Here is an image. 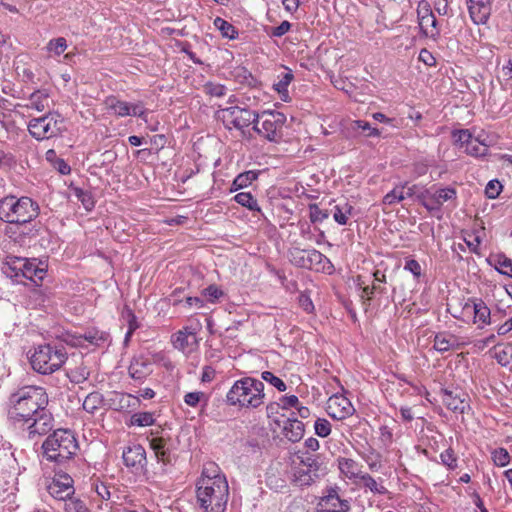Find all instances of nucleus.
<instances>
[{
    "mask_svg": "<svg viewBox=\"0 0 512 512\" xmlns=\"http://www.w3.org/2000/svg\"><path fill=\"white\" fill-rule=\"evenodd\" d=\"M49 398L40 386H23L8 399V417L25 426L29 437L44 435L53 427V416L48 409Z\"/></svg>",
    "mask_w": 512,
    "mask_h": 512,
    "instance_id": "nucleus-1",
    "label": "nucleus"
},
{
    "mask_svg": "<svg viewBox=\"0 0 512 512\" xmlns=\"http://www.w3.org/2000/svg\"><path fill=\"white\" fill-rule=\"evenodd\" d=\"M197 503L204 512H225L229 499V486L224 474L215 463L202 470L196 483Z\"/></svg>",
    "mask_w": 512,
    "mask_h": 512,
    "instance_id": "nucleus-2",
    "label": "nucleus"
},
{
    "mask_svg": "<svg viewBox=\"0 0 512 512\" xmlns=\"http://www.w3.org/2000/svg\"><path fill=\"white\" fill-rule=\"evenodd\" d=\"M39 213L38 203L30 197L7 195L0 199V220L18 228L32 223Z\"/></svg>",
    "mask_w": 512,
    "mask_h": 512,
    "instance_id": "nucleus-3",
    "label": "nucleus"
},
{
    "mask_svg": "<svg viewBox=\"0 0 512 512\" xmlns=\"http://www.w3.org/2000/svg\"><path fill=\"white\" fill-rule=\"evenodd\" d=\"M78 448L74 433L68 429L55 430L42 444L43 457L47 461L55 462L58 465L66 464V469H69Z\"/></svg>",
    "mask_w": 512,
    "mask_h": 512,
    "instance_id": "nucleus-4",
    "label": "nucleus"
},
{
    "mask_svg": "<svg viewBox=\"0 0 512 512\" xmlns=\"http://www.w3.org/2000/svg\"><path fill=\"white\" fill-rule=\"evenodd\" d=\"M264 399V383L253 377L236 380L226 394V403L241 409H257L264 404Z\"/></svg>",
    "mask_w": 512,
    "mask_h": 512,
    "instance_id": "nucleus-5",
    "label": "nucleus"
},
{
    "mask_svg": "<svg viewBox=\"0 0 512 512\" xmlns=\"http://www.w3.org/2000/svg\"><path fill=\"white\" fill-rule=\"evenodd\" d=\"M68 358L64 342H49L35 347L30 364L37 373L48 375L59 370Z\"/></svg>",
    "mask_w": 512,
    "mask_h": 512,
    "instance_id": "nucleus-6",
    "label": "nucleus"
},
{
    "mask_svg": "<svg viewBox=\"0 0 512 512\" xmlns=\"http://www.w3.org/2000/svg\"><path fill=\"white\" fill-rule=\"evenodd\" d=\"M27 129L31 137L37 141L59 137L64 132V119L56 111L32 118L28 121Z\"/></svg>",
    "mask_w": 512,
    "mask_h": 512,
    "instance_id": "nucleus-7",
    "label": "nucleus"
},
{
    "mask_svg": "<svg viewBox=\"0 0 512 512\" xmlns=\"http://www.w3.org/2000/svg\"><path fill=\"white\" fill-rule=\"evenodd\" d=\"M290 262L299 268L325 271L326 266L331 267L330 260L316 249H301L294 247L289 251Z\"/></svg>",
    "mask_w": 512,
    "mask_h": 512,
    "instance_id": "nucleus-8",
    "label": "nucleus"
},
{
    "mask_svg": "<svg viewBox=\"0 0 512 512\" xmlns=\"http://www.w3.org/2000/svg\"><path fill=\"white\" fill-rule=\"evenodd\" d=\"M159 431H151V437H148L149 446L153 450L158 463L162 464V473H166V466L172 465L176 459L178 443L171 437L158 435Z\"/></svg>",
    "mask_w": 512,
    "mask_h": 512,
    "instance_id": "nucleus-9",
    "label": "nucleus"
},
{
    "mask_svg": "<svg viewBox=\"0 0 512 512\" xmlns=\"http://www.w3.org/2000/svg\"><path fill=\"white\" fill-rule=\"evenodd\" d=\"M251 116L252 110L240 106H230L216 112V118L223 123L226 129L235 128L241 131L243 137L246 135L245 128L251 124Z\"/></svg>",
    "mask_w": 512,
    "mask_h": 512,
    "instance_id": "nucleus-10",
    "label": "nucleus"
},
{
    "mask_svg": "<svg viewBox=\"0 0 512 512\" xmlns=\"http://www.w3.org/2000/svg\"><path fill=\"white\" fill-rule=\"evenodd\" d=\"M5 274L9 277L18 278L20 276L31 280L35 284L43 280L46 270L38 267L34 262L27 259H16L12 263H7L4 270Z\"/></svg>",
    "mask_w": 512,
    "mask_h": 512,
    "instance_id": "nucleus-11",
    "label": "nucleus"
},
{
    "mask_svg": "<svg viewBox=\"0 0 512 512\" xmlns=\"http://www.w3.org/2000/svg\"><path fill=\"white\" fill-rule=\"evenodd\" d=\"M262 119V137L269 142H280L282 139V127L286 120L285 115L281 112L267 110L262 112Z\"/></svg>",
    "mask_w": 512,
    "mask_h": 512,
    "instance_id": "nucleus-12",
    "label": "nucleus"
},
{
    "mask_svg": "<svg viewBox=\"0 0 512 512\" xmlns=\"http://www.w3.org/2000/svg\"><path fill=\"white\" fill-rule=\"evenodd\" d=\"M457 198V191L453 187H445L437 189L431 193L430 190H425L418 193V201L429 211V212H440L444 202L452 201Z\"/></svg>",
    "mask_w": 512,
    "mask_h": 512,
    "instance_id": "nucleus-13",
    "label": "nucleus"
},
{
    "mask_svg": "<svg viewBox=\"0 0 512 512\" xmlns=\"http://www.w3.org/2000/svg\"><path fill=\"white\" fill-rule=\"evenodd\" d=\"M47 491L54 499L66 501L75 492L74 480L69 473L61 469L55 471Z\"/></svg>",
    "mask_w": 512,
    "mask_h": 512,
    "instance_id": "nucleus-14",
    "label": "nucleus"
},
{
    "mask_svg": "<svg viewBox=\"0 0 512 512\" xmlns=\"http://www.w3.org/2000/svg\"><path fill=\"white\" fill-rule=\"evenodd\" d=\"M442 403L454 413H465L470 409L468 394L459 387L443 388L440 391Z\"/></svg>",
    "mask_w": 512,
    "mask_h": 512,
    "instance_id": "nucleus-15",
    "label": "nucleus"
},
{
    "mask_svg": "<svg viewBox=\"0 0 512 512\" xmlns=\"http://www.w3.org/2000/svg\"><path fill=\"white\" fill-rule=\"evenodd\" d=\"M62 341L71 346H83L87 342L92 346H103L109 341V333L97 328H89L83 334L72 336L70 334L62 335Z\"/></svg>",
    "mask_w": 512,
    "mask_h": 512,
    "instance_id": "nucleus-16",
    "label": "nucleus"
},
{
    "mask_svg": "<svg viewBox=\"0 0 512 512\" xmlns=\"http://www.w3.org/2000/svg\"><path fill=\"white\" fill-rule=\"evenodd\" d=\"M122 458L125 466L135 473L144 471L147 465L146 451L140 444L124 448Z\"/></svg>",
    "mask_w": 512,
    "mask_h": 512,
    "instance_id": "nucleus-17",
    "label": "nucleus"
},
{
    "mask_svg": "<svg viewBox=\"0 0 512 512\" xmlns=\"http://www.w3.org/2000/svg\"><path fill=\"white\" fill-rule=\"evenodd\" d=\"M327 409L329 415L337 420L345 419L355 412L351 401L343 395H333L328 399Z\"/></svg>",
    "mask_w": 512,
    "mask_h": 512,
    "instance_id": "nucleus-18",
    "label": "nucleus"
},
{
    "mask_svg": "<svg viewBox=\"0 0 512 512\" xmlns=\"http://www.w3.org/2000/svg\"><path fill=\"white\" fill-rule=\"evenodd\" d=\"M297 458L300 461V466L307 469L308 473L312 474L314 477L320 478L327 473L324 457L321 454L299 451Z\"/></svg>",
    "mask_w": 512,
    "mask_h": 512,
    "instance_id": "nucleus-19",
    "label": "nucleus"
},
{
    "mask_svg": "<svg viewBox=\"0 0 512 512\" xmlns=\"http://www.w3.org/2000/svg\"><path fill=\"white\" fill-rule=\"evenodd\" d=\"M320 504L325 507L326 512H348L350 510V502L340 498L338 486L328 487L321 497Z\"/></svg>",
    "mask_w": 512,
    "mask_h": 512,
    "instance_id": "nucleus-20",
    "label": "nucleus"
},
{
    "mask_svg": "<svg viewBox=\"0 0 512 512\" xmlns=\"http://www.w3.org/2000/svg\"><path fill=\"white\" fill-rule=\"evenodd\" d=\"M472 22L484 25L488 22L492 11V0H466Z\"/></svg>",
    "mask_w": 512,
    "mask_h": 512,
    "instance_id": "nucleus-21",
    "label": "nucleus"
},
{
    "mask_svg": "<svg viewBox=\"0 0 512 512\" xmlns=\"http://www.w3.org/2000/svg\"><path fill=\"white\" fill-rule=\"evenodd\" d=\"M152 372V362L144 355L134 357L128 367L129 376L139 384H142Z\"/></svg>",
    "mask_w": 512,
    "mask_h": 512,
    "instance_id": "nucleus-22",
    "label": "nucleus"
},
{
    "mask_svg": "<svg viewBox=\"0 0 512 512\" xmlns=\"http://www.w3.org/2000/svg\"><path fill=\"white\" fill-rule=\"evenodd\" d=\"M91 488L101 500L110 501L111 505L119 504L121 497L114 485L96 478L92 480Z\"/></svg>",
    "mask_w": 512,
    "mask_h": 512,
    "instance_id": "nucleus-23",
    "label": "nucleus"
},
{
    "mask_svg": "<svg viewBox=\"0 0 512 512\" xmlns=\"http://www.w3.org/2000/svg\"><path fill=\"white\" fill-rule=\"evenodd\" d=\"M25 226L18 228L16 225L7 227L5 229V235L10 239H13L18 243H25L27 238H35L39 235L40 226L37 223H30V226Z\"/></svg>",
    "mask_w": 512,
    "mask_h": 512,
    "instance_id": "nucleus-24",
    "label": "nucleus"
},
{
    "mask_svg": "<svg viewBox=\"0 0 512 512\" xmlns=\"http://www.w3.org/2000/svg\"><path fill=\"white\" fill-rule=\"evenodd\" d=\"M472 306L466 303L464 309L472 308L474 312V322H481L483 325L491 324V311L486 303L480 298L469 299Z\"/></svg>",
    "mask_w": 512,
    "mask_h": 512,
    "instance_id": "nucleus-25",
    "label": "nucleus"
},
{
    "mask_svg": "<svg viewBox=\"0 0 512 512\" xmlns=\"http://www.w3.org/2000/svg\"><path fill=\"white\" fill-rule=\"evenodd\" d=\"M28 103L25 107L28 109H34L38 112L44 111L49 107L50 93L48 89L42 88L35 90L28 97Z\"/></svg>",
    "mask_w": 512,
    "mask_h": 512,
    "instance_id": "nucleus-26",
    "label": "nucleus"
},
{
    "mask_svg": "<svg viewBox=\"0 0 512 512\" xmlns=\"http://www.w3.org/2000/svg\"><path fill=\"white\" fill-rule=\"evenodd\" d=\"M196 342V333L190 327H184L172 336V344L174 348L184 351Z\"/></svg>",
    "mask_w": 512,
    "mask_h": 512,
    "instance_id": "nucleus-27",
    "label": "nucleus"
},
{
    "mask_svg": "<svg viewBox=\"0 0 512 512\" xmlns=\"http://www.w3.org/2000/svg\"><path fill=\"white\" fill-rule=\"evenodd\" d=\"M433 347L436 351L444 353L449 350H456L460 347L458 338L446 332L437 333L434 337Z\"/></svg>",
    "mask_w": 512,
    "mask_h": 512,
    "instance_id": "nucleus-28",
    "label": "nucleus"
},
{
    "mask_svg": "<svg viewBox=\"0 0 512 512\" xmlns=\"http://www.w3.org/2000/svg\"><path fill=\"white\" fill-rule=\"evenodd\" d=\"M418 20L419 27L425 36L433 39L439 37L440 31L437 28V19L433 13L422 16L421 10H418Z\"/></svg>",
    "mask_w": 512,
    "mask_h": 512,
    "instance_id": "nucleus-29",
    "label": "nucleus"
},
{
    "mask_svg": "<svg viewBox=\"0 0 512 512\" xmlns=\"http://www.w3.org/2000/svg\"><path fill=\"white\" fill-rule=\"evenodd\" d=\"M284 435L285 437L295 443L300 441L305 432V426L303 422L297 420V419H288L283 427Z\"/></svg>",
    "mask_w": 512,
    "mask_h": 512,
    "instance_id": "nucleus-30",
    "label": "nucleus"
},
{
    "mask_svg": "<svg viewBox=\"0 0 512 512\" xmlns=\"http://www.w3.org/2000/svg\"><path fill=\"white\" fill-rule=\"evenodd\" d=\"M490 265L502 275L512 278V259L508 258L504 254H497L487 259Z\"/></svg>",
    "mask_w": 512,
    "mask_h": 512,
    "instance_id": "nucleus-31",
    "label": "nucleus"
},
{
    "mask_svg": "<svg viewBox=\"0 0 512 512\" xmlns=\"http://www.w3.org/2000/svg\"><path fill=\"white\" fill-rule=\"evenodd\" d=\"M338 468L349 479H358L361 475L359 464L351 458H338Z\"/></svg>",
    "mask_w": 512,
    "mask_h": 512,
    "instance_id": "nucleus-32",
    "label": "nucleus"
},
{
    "mask_svg": "<svg viewBox=\"0 0 512 512\" xmlns=\"http://www.w3.org/2000/svg\"><path fill=\"white\" fill-rule=\"evenodd\" d=\"M105 105L119 117L130 116V104L117 99L115 96L107 97Z\"/></svg>",
    "mask_w": 512,
    "mask_h": 512,
    "instance_id": "nucleus-33",
    "label": "nucleus"
},
{
    "mask_svg": "<svg viewBox=\"0 0 512 512\" xmlns=\"http://www.w3.org/2000/svg\"><path fill=\"white\" fill-rule=\"evenodd\" d=\"M233 199L237 204L247 208L248 210L263 215L257 200L250 192H240L236 194Z\"/></svg>",
    "mask_w": 512,
    "mask_h": 512,
    "instance_id": "nucleus-34",
    "label": "nucleus"
},
{
    "mask_svg": "<svg viewBox=\"0 0 512 512\" xmlns=\"http://www.w3.org/2000/svg\"><path fill=\"white\" fill-rule=\"evenodd\" d=\"M354 208L348 202L337 204L333 209V218L339 225H346L349 217L352 216Z\"/></svg>",
    "mask_w": 512,
    "mask_h": 512,
    "instance_id": "nucleus-35",
    "label": "nucleus"
},
{
    "mask_svg": "<svg viewBox=\"0 0 512 512\" xmlns=\"http://www.w3.org/2000/svg\"><path fill=\"white\" fill-rule=\"evenodd\" d=\"M103 402L104 396L100 392H91L83 401V409L90 414H94L103 405Z\"/></svg>",
    "mask_w": 512,
    "mask_h": 512,
    "instance_id": "nucleus-36",
    "label": "nucleus"
},
{
    "mask_svg": "<svg viewBox=\"0 0 512 512\" xmlns=\"http://www.w3.org/2000/svg\"><path fill=\"white\" fill-rule=\"evenodd\" d=\"M489 146L481 141L479 138L473 137L467 147L464 149L465 153L473 157H484L488 153Z\"/></svg>",
    "mask_w": 512,
    "mask_h": 512,
    "instance_id": "nucleus-37",
    "label": "nucleus"
},
{
    "mask_svg": "<svg viewBox=\"0 0 512 512\" xmlns=\"http://www.w3.org/2000/svg\"><path fill=\"white\" fill-rule=\"evenodd\" d=\"M214 26L221 32V35L230 40L238 38V30L228 21L221 17L214 19Z\"/></svg>",
    "mask_w": 512,
    "mask_h": 512,
    "instance_id": "nucleus-38",
    "label": "nucleus"
},
{
    "mask_svg": "<svg viewBox=\"0 0 512 512\" xmlns=\"http://www.w3.org/2000/svg\"><path fill=\"white\" fill-rule=\"evenodd\" d=\"M294 76L291 71L282 74L279 81L274 83V89L279 93L281 99L283 101H287L289 98L288 95V86L292 82Z\"/></svg>",
    "mask_w": 512,
    "mask_h": 512,
    "instance_id": "nucleus-39",
    "label": "nucleus"
},
{
    "mask_svg": "<svg viewBox=\"0 0 512 512\" xmlns=\"http://www.w3.org/2000/svg\"><path fill=\"white\" fill-rule=\"evenodd\" d=\"M73 194L81 202L86 211H91L95 207V200L90 191L82 188H73Z\"/></svg>",
    "mask_w": 512,
    "mask_h": 512,
    "instance_id": "nucleus-40",
    "label": "nucleus"
},
{
    "mask_svg": "<svg viewBox=\"0 0 512 512\" xmlns=\"http://www.w3.org/2000/svg\"><path fill=\"white\" fill-rule=\"evenodd\" d=\"M358 479L366 488L370 489V491L375 494L385 495L388 493V490L383 485H379L368 473H361Z\"/></svg>",
    "mask_w": 512,
    "mask_h": 512,
    "instance_id": "nucleus-41",
    "label": "nucleus"
},
{
    "mask_svg": "<svg viewBox=\"0 0 512 512\" xmlns=\"http://www.w3.org/2000/svg\"><path fill=\"white\" fill-rule=\"evenodd\" d=\"M155 422L154 414L151 412L134 413L130 418V424L133 426L145 427L151 426Z\"/></svg>",
    "mask_w": 512,
    "mask_h": 512,
    "instance_id": "nucleus-42",
    "label": "nucleus"
},
{
    "mask_svg": "<svg viewBox=\"0 0 512 512\" xmlns=\"http://www.w3.org/2000/svg\"><path fill=\"white\" fill-rule=\"evenodd\" d=\"M407 184L408 183L406 182L404 185L396 186L393 190L387 193L383 198V203L386 205H393L406 199L404 189Z\"/></svg>",
    "mask_w": 512,
    "mask_h": 512,
    "instance_id": "nucleus-43",
    "label": "nucleus"
},
{
    "mask_svg": "<svg viewBox=\"0 0 512 512\" xmlns=\"http://www.w3.org/2000/svg\"><path fill=\"white\" fill-rule=\"evenodd\" d=\"M319 478L308 473L303 466L299 467L294 474V481L300 486H310Z\"/></svg>",
    "mask_w": 512,
    "mask_h": 512,
    "instance_id": "nucleus-44",
    "label": "nucleus"
},
{
    "mask_svg": "<svg viewBox=\"0 0 512 512\" xmlns=\"http://www.w3.org/2000/svg\"><path fill=\"white\" fill-rule=\"evenodd\" d=\"M67 49V41L64 37L51 39L46 46V50L56 56L61 55Z\"/></svg>",
    "mask_w": 512,
    "mask_h": 512,
    "instance_id": "nucleus-45",
    "label": "nucleus"
},
{
    "mask_svg": "<svg viewBox=\"0 0 512 512\" xmlns=\"http://www.w3.org/2000/svg\"><path fill=\"white\" fill-rule=\"evenodd\" d=\"M452 137L454 143L464 149L467 147V143H470V140L473 139V136L468 129L454 130L452 132Z\"/></svg>",
    "mask_w": 512,
    "mask_h": 512,
    "instance_id": "nucleus-46",
    "label": "nucleus"
},
{
    "mask_svg": "<svg viewBox=\"0 0 512 512\" xmlns=\"http://www.w3.org/2000/svg\"><path fill=\"white\" fill-rule=\"evenodd\" d=\"M67 375L72 383L79 384L86 381L90 373L86 367L79 366L74 369H71Z\"/></svg>",
    "mask_w": 512,
    "mask_h": 512,
    "instance_id": "nucleus-47",
    "label": "nucleus"
},
{
    "mask_svg": "<svg viewBox=\"0 0 512 512\" xmlns=\"http://www.w3.org/2000/svg\"><path fill=\"white\" fill-rule=\"evenodd\" d=\"M309 217L312 223H321L329 217V212L322 210L317 204H310Z\"/></svg>",
    "mask_w": 512,
    "mask_h": 512,
    "instance_id": "nucleus-48",
    "label": "nucleus"
},
{
    "mask_svg": "<svg viewBox=\"0 0 512 512\" xmlns=\"http://www.w3.org/2000/svg\"><path fill=\"white\" fill-rule=\"evenodd\" d=\"M261 378H262V380L266 381L267 383H269L270 385L275 387L280 392H284L287 389V386L284 383V381L282 379H280L279 377L275 376L270 371L262 372Z\"/></svg>",
    "mask_w": 512,
    "mask_h": 512,
    "instance_id": "nucleus-49",
    "label": "nucleus"
},
{
    "mask_svg": "<svg viewBox=\"0 0 512 512\" xmlns=\"http://www.w3.org/2000/svg\"><path fill=\"white\" fill-rule=\"evenodd\" d=\"M358 281H360V279ZM363 284H364V282H358V285L362 289L361 297L362 298L366 297L367 301H371L372 298H373V295L375 293H379V294H385L386 293V287L385 286H369V285L363 286Z\"/></svg>",
    "mask_w": 512,
    "mask_h": 512,
    "instance_id": "nucleus-50",
    "label": "nucleus"
},
{
    "mask_svg": "<svg viewBox=\"0 0 512 512\" xmlns=\"http://www.w3.org/2000/svg\"><path fill=\"white\" fill-rule=\"evenodd\" d=\"M441 463L450 470L457 468V456L452 448H448L440 454Z\"/></svg>",
    "mask_w": 512,
    "mask_h": 512,
    "instance_id": "nucleus-51",
    "label": "nucleus"
},
{
    "mask_svg": "<svg viewBox=\"0 0 512 512\" xmlns=\"http://www.w3.org/2000/svg\"><path fill=\"white\" fill-rule=\"evenodd\" d=\"M315 434L325 438L331 433V423L325 418H318L314 423Z\"/></svg>",
    "mask_w": 512,
    "mask_h": 512,
    "instance_id": "nucleus-52",
    "label": "nucleus"
},
{
    "mask_svg": "<svg viewBox=\"0 0 512 512\" xmlns=\"http://www.w3.org/2000/svg\"><path fill=\"white\" fill-rule=\"evenodd\" d=\"M122 318L127 323L130 331H136L139 328V323L137 321V317L133 310L125 305L122 311Z\"/></svg>",
    "mask_w": 512,
    "mask_h": 512,
    "instance_id": "nucleus-53",
    "label": "nucleus"
},
{
    "mask_svg": "<svg viewBox=\"0 0 512 512\" xmlns=\"http://www.w3.org/2000/svg\"><path fill=\"white\" fill-rule=\"evenodd\" d=\"M493 462L500 467H504L510 462V455L505 448H498L492 452Z\"/></svg>",
    "mask_w": 512,
    "mask_h": 512,
    "instance_id": "nucleus-54",
    "label": "nucleus"
},
{
    "mask_svg": "<svg viewBox=\"0 0 512 512\" xmlns=\"http://www.w3.org/2000/svg\"><path fill=\"white\" fill-rule=\"evenodd\" d=\"M259 174H260L259 170H248V171L238 174L236 177L239 180V183L244 188H246L249 185H251L255 180L258 179Z\"/></svg>",
    "mask_w": 512,
    "mask_h": 512,
    "instance_id": "nucleus-55",
    "label": "nucleus"
},
{
    "mask_svg": "<svg viewBox=\"0 0 512 512\" xmlns=\"http://www.w3.org/2000/svg\"><path fill=\"white\" fill-rule=\"evenodd\" d=\"M202 294L209 302L215 303L224 295V292L217 285L212 284L205 288Z\"/></svg>",
    "mask_w": 512,
    "mask_h": 512,
    "instance_id": "nucleus-56",
    "label": "nucleus"
},
{
    "mask_svg": "<svg viewBox=\"0 0 512 512\" xmlns=\"http://www.w3.org/2000/svg\"><path fill=\"white\" fill-rule=\"evenodd\" d=\"M65 509L67 512H89L86 504L76 498H68V502L65 503Z\"/></svg>",
    "mask_w": 512,
    "mask_h": 512,
    "instance_id": "nucleus-57",
    "label": "nucleus"
},
{
    "mask_svg": "<svg viewBox=\"0 0 512 512\" xmlns=\"http://www.w3.org/2000/svg\"><path fill=\"white\" fill-rule=\"evenodd\" d=\"M502 191V184L497 180H490L485 188V194L490 199H495Z\"/></svg>",
    "mask_w": 512,
    "mask_h": 512,
    "instance_id": "nucleus-58",
    "label": "nucleus"
},
{
    "mask_svg": "<svg viewBox=\"0 0 512 512\" xmlns=\"http://www.w3.org/2000/svg\"><path fill=\"white\" fill-rule=\"evenodd\" d=\"M206 93L213 97H223L226 94L227 88L222 84L208 82L205 85Z\"/></svg>",
    "mask_w": 512,
    "mask_h": 512,
    "instance_id": "nucleus-59",
    "label": "nucleus"
},
{
    "mask_svg": "<svg viewBox=\"0 0 512 512\" xmlns=\"http://www.w3.org/2000/svg\"><path fill=\"white\" fill-rule=\"evenodd\" d=\"M404 269L413 274L415 278H420L422 275V268L419 262L415 259H409L405 262Z\"/></svg>",
    "mask_w": 512,
    "mask_h": 512,
    "instance_id": "nucleus-60",
    "label": "nucleus"
},
{
    "mask_svg": "<svg viewBox=\"0 0 512 512\" xmlns=\"http://www.w3.org/2000/svg\"><path fill=\"white\" fill-rule=\"evenodd\" d=\"M205 397L203 392H189L184 396V402L191 407H196L202 398Z\"/></svg>",
    "mask_w": 512,
    "mask_h": 512,
    "instance_id": "nucleus-61",
    "label": "nucleus"
},
{
    "mask_svg": "<svg viewBox=\"0 0 512 512\" xmlns=\"http://www.w3.org/2000/svg\"><path fill=\"white\" fill-rule=\"evenodd\" d=\"M298 303L300 307L307 313H311L314 310L313 302L309 295L301 293L298 297Z\"/></svg>",
    "mask_w": 512,
    "mask_h": 512,
    "instance_id": "nucleus-62",
    "label": "nucleus"
},
{
    "mask_svg": "<svg viewBox=\"0 0 512 512\" xmlns=\"http://www.w3.org/2000/svg\"><path fill=\"white\" fill-rule=\"evenodd\" d=\"M279 404L282 409L296 408L299 405V399L296 395L282 396Z\"/></svg>",
    "mask_w": 512,
    "mask_h": 512,
    "instance_id": "nucleus-63",
    "label": "nucleus"
},
{
    "mask_svg": "<svg viewBox=\"0 0 512 512\" xmlns=\"http://www.w3.org/2000/svg\"><path fill=\"white\" fill-rule=\"evenodd\" d=\"M291 28V23L289 21H283L280 25L273 27L271 29V36L281 37L285 35Z\"/></svg>",
    "mask_w": 512,
    "mask_h": 512,
    "instance_id": "nucleus-64",
    "label": "nucleus"
}]
</instances>
